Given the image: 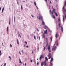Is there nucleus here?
<instances>
[{
    "label": "nucleus",
    "mask_w": 66,
    "mask_h": 66,
    "mask_svg": "<svg viewBox=\"0 0 66 66\" xmlns=\"http://www.w3.org/2000/svg\"><path fill=\"white\" fill-rule=\"evenodd\" d=\"M56 44V45L57 46L59 45V43H58V42H57V41L55 43V44L53 46V48L52 49V50L53 51V50H54V51H55L56 49V47L55 46L54 47L55 45V44ZM54 47V48H53Z\"/></svg>",
    "instance_id": "f257e3e1"
},
{
    "label": "nucleus",
    "mask_w": 66,
    "mask_h": 66,
    "mask_svg": "<svg viewBox=\"0 0 66 66\" xmlns=\"http://www.w3.org/2000/svg\"><path fill=\"white\" fill-rule=\"evenodd\" d=\"M62 10L63 12H66V9H65V7H64V6H63Z\"/></svg>",
    "instance_id": "f03ea898"
},
{
    "label": "nucleus",
    "mask_w": 66,
    "mask_h": 66,
    "mask_svg": "<svg viewBox=\"0 0 66 66\" xmlns=\"http://www.w3.org/2000/svg\"><path fill=\"white\" fill-rule=\"evenodd\" d=\"M53 11H54V13L55 14V15L57 17V13H56V12H55V11L54 9L53 10Z\"/></svg>",
    "instance_id": "7ed1b4c3"
},
{
    "label": "nucleus",
    "mask_w": 66,
    "mask_h": 66,
    "mask_svg": "<svg viewBox=\"0 0 66 66\" xmlns=\"http://www.w3.org/2000/svg\"><path fill=\"white\" fill-rule=\"evenodd\" d=\"M55 10V9H53V11H52V12L50 13V14H52L53 15V14H54V10Z\"/></svg>",
    "instance_id": "20e7f679"
},
{
    "label": "nucleus",
    "mask_w": 66,
    "mask_h": 66,
    "mask_svg": "<svg viewBox=\"0 0 66 66\" xmlns=\"http://www.w3.org/2000/svg\"><path fill=\"white\" fill-rule=\"evenodd\" d=\"M47 32H48V30H46L44 31V34H46L47 33Z\"/></svg>",
    "instance_id": "39448f33"
},
{
    "label": "nucleus",
    "mask_w": 66,
    "mask_h": 66,
    "mask_svg": "<svg viewBox=\"0 0 66 66\" xmlns=\"http://www.w3.org/2000/svg\"><path fill=\"white\" fill-rule=\"evenodd\" d=\"M53 61V58H51V60L50 61V64L51 63V62H52Z\"/></svg>",
    "instance_id": "423d86ee"
},
{
    "label": "nucleus",
    "mask_w": 66,
    "mask_h": 66,
    "mask_svg": "<svg viewBox=\"0 0 66 66\" xmlns=\"http://www.w3.org/2000/svg\"><path fill=\"white\" fill-rule=\"evenodd\" d=\"M61 29L62 32H63V26H61Z\"/></svg>",
    "instance_id": "0eeeda50"
},
{
    "label": "nucleus",
    "mask_w": 66,
    "mask_h": 66,
    "mask_svg": "<svg viewBox=\"0 0 66 66\" xmlns=\"http://www.w3.org/2000/svg\"><path fill=\"white\" fill-rule=\"evenodd\" d=\"M46 47H48V42H46Z\"/></svg>",
    "instance_id": "6e6552de"
},
{
    "label": "nucleus",
    "mask_w": 66,
    "mask_h": 66,
    "mask_svg": "<svg viewBox=\"0 0 66 66\" xmlns=\"http://www.w3.org/2000/svg\"><path fill=\"white\" fill-rule=\"evenodd\" d=\"M47 49L48 50H50V45H49L48 46V48H47Z\"/></svg>",
    "instance_id": "1a4fd4ad"
},
{
    "label": "nucleus",
    "mask_w": 66,
    "mask_h": 66,
    "mask_svg": "<svg viewBox=\"0 0 66 66\" xmlns=\"http://www.w3.org/2000/svg\"><path fill=\"white\" fill-rule=\"evenodd\" d=\"M58 33L57 32L55 35V37L56 38H57V34Z\"/></svg>",
    "instance_id": "9d476101"
},
{
    "label": "nucleus",
    "mask_w": 66,
    "mask_h": 66,
    "mask_svg": "<svg viewBox=\"0 0 66 66\" xmlns=\"http://www.w3.org/2000/svg\"><path fill=\"white\" fill-rule=\"evenodd\" d=\"M44 63V66H46V60L45 61Z\"/></svg>",
    "instance_id": "9b49d317"
},
{
    "label": "nucleus",
    "mask_w": 66,
    "mask_h": 66,
    "mask_svg": "<svg viewBox=\"0 0 66 66\" xmlns=\"http://www.w3.org/2000/svg\"><path fill=\"white\" fill-rule=\"evenodd\" d=\"M51 53H49L48 55V57L51 56Z\"/></svg>",
    "instance_id": "f8f14e48"
},
{
    "label": "nucleus",
    "mask_w": 66,
    "mask_h": 66,
    "mask_svg": "<svg viewBox=\"0 0 66 66\" xmlns=\"http://www.w3.org/2000/svg\"><path fill=\"white\" fill-rule=\"evenodd\" d=\"M44 62L43 63V61H42L41 62V66H43V65H44Z\"/></svg>",
    "instance_id": "ddd939ff"
},
{
    "label": "nucleus",
    "mask_w": 66,
    "mask_h": 66,
    "mask_svg": "<svg viewBox=\"0 0 66 66\" xmlns=\"http://www.w3.org/2000/svg\"><path fill=\"white\" fill-rule=\"evenodd\" d=\"M41 18H43V17L42 16H39V20H40V19H41Z\"/></svg>",
    "instance_id": "4468645a"
},
{
    "label": "nucleus",
    "mask_w": 66,
    "mask_h": 66,
    "mask_svg": "<svg viewBox=\"0 0 66 66\" xmlns=\"http://www.w3.org/2000/svg\"><path fill=\"white\" fill-rule=\"evenodd\" d=\"M42 25L43 26H44L45 25V22L44 21H42Z\"/></svg>",
    "instance_id": "2eb2a0df"
},
{
    "label": "nucleus",
    "mask_w": 66,
    "mask_h": 66,
    "mask_svg": "<svg viewBox=\"0 0 66 66\" xmlns=\"http://www.w3.org/2000/svg\"><path fill=\"white\" fill-rule=\"evenodd\" d=\"M4 7L3 9H2V13H3V11H4Z\"/></svg>",
    "instance_id": "dca6fc26"
},
{
    "label": "nucleus",
    "mask_w": 66,
    "mask_h": 66,
    "mask_svg": "<svg viewBox=\"0 0 66 66\" xmlns=\"http://www.w3.org/2000/svg\"><path fill=\"white\" fill-rule=\"evenodd\" d=\"M44 29H46V28H47V27L45 25L44 27Z\"/></svg>",
    "instance_id": "f3484780"
},
{
    "label": "nucleus",
    "mask_w": 66,
    "mask_h": 66,
    "mask_svg": "<svg viewBox=\"0 0 66 66\" xmlns=\"http://www.w3.org/2000/svg\"><path fill=\"white\" fill-rule=\"evenodd\" d=\"M45 35L44 34H43L42 35V37L43 38H44L45 37Z\"/></svg>",
    "instance_id": "a211bd4d"
},
{
    "label": "nucleus",
    "mask_w": 66,
    "mask_h": 66,
    "mask_svg": "<svg viewBox=\"0 0 66 66\" xmlns=\"http://www.w3.org/2000/svg\"><path fill=\"white\" fill-rule=\"evenodd\" d=\"M65 6H66V1H65L64 3V5L63 6H64V7H65Z\"/></svg>",
    "instance_id": "6ab92c4d"
},
{
    "label": "nucleus",
    "mask_w": 66,
    "mask_h": 66,
    "mask_svg": "<svg viewBox=\"0 0 66 66\" xmlns=\"http://www.w3.org/2000/svg\"><path fill=\"white\" fill-rule=\"evenodd\" d=\"M64 19V16H63V22H64V21H65Z\"/></svg>",
    "instance_id": "aec40b11"
},
{
    "label": "nucleus",
    "mask_w": 66,
    "mask_h": 66,
    "mask_svg": "<svg viewBox=\"0 0 66 66\" xmlns=\"http://www.w3.org/2000/svg\"><path fill=\"white\" fill-rule=\"evenodd\" d=\"M17 43H18V45H19V41H18V39H17Z\"/></svg>",
    "instance_id": "412c9836"
},
{
    "label": "nucleus",
    "mask_w": 66,
    "mask_h": 66,
    "mask_svg": "<svg viewBox=\"0 0 66 66\" xmlns=\"http://www.w3.org/2000/svg\"><path fill=\"white\" fill-rule=\"evenodd\" d=\"M59 28H60L61 27V24H60V23H59Z\"/></svg>",
    "instance_id": "4be33fe9"
},
{
    "label": "nucleus",
    "mask_w": 66,
    "mask_h": 66,
    "mask_svg": "<svg viewBox=\"0 0 66 66\" xmlns=\"http://www.w3.org/2000/svg\"><path fill=\"white\" fill-rule=\"evenodd\" d=\"M46 42H48V38H47V37H46Z\"/></svg>",
    "instance_id": "5701e85b"
},
{
    "label": "nucleus",
    "mask_w": 66,
    "mask_h": 66,
    "mask_svg": "<svg viewBox=\"0 0 66 66\" xmlns=\"http://www.w3.org/2000/svg\"><path fill=\"white\" fill-rule=\"evenodd\" d=\"M52 16L53 17V18H54V19H55V16L53 15H52Z\"/></svg>",
    "instance_id": "b1692460"
},
{
    "label": "nucleus",
    "mask_w": 66,
    "mask_h": 66,
    "mask_svg": "<svg viewBox=\"0 0 66 66\" xmlns=\"http://www.w3.org/2000/svg\"><path fill=\"white\" fill-rule=\"evenodd\" d=\"M45 60H46V61H48V58H47V57H45Z\"/></svg>",
    "instance_id": "393cba45"
},
{
    "label": "nucleus",
    "mask_w": 66,
    "mask_h": 66,
    "mask_svg": "<svg viewBox=\"0 0 66 66\" xmlns=\"http://www.w3.org/2000/svg\"><path fill=\"white\" fill-rule=\"evenodd\" d=\"M7 31H9V28L7 27Z\"/></svg>",
    "instance_id": "a878e982"
},
{
    "label": "nucleus",
    "mask_w": 66,
    "mask_h": 66,
    "mask_svg": "<svg viewBox=\"0 0 66 66\" xmlns=\"http://www.w3.org/2000/svg\"><path fill=\"white\" fill-rule=\"evenodd\" d=\"M21 9L22 10H23V8H22V5H21Z\"/></svg>",
    "instance_id": "bb28decb"
},
{
    "label": "nucleus",
    "mask_w": 66,
    "mask_h": 66,
    "mask_svg": "<svg viewBox=\"0 0 66 66\" xmlns=\"http://www.w3.org/2000/svg\"><path fill=\"white\" fill-rule=\"evenodd\" d=\"M61 21V20L60 19V18H58V21L59 22L60 21Z\"/></svg>",
    "instance_id": "cd10ccee"
},
{
    "label": "nucleus",
    "mask_w": 66,
    "mask_h": 66,
    "mask_svg": "<svg viewBox=\"0 0 66 66\" xmlns=\"http://www.w3.org/2000/svg\"><path fill=\"white\" fill-rule=\"evenodd\" d=\"M41 56L42 58H44V56L43 55H41Z\"/></svg>",
    "instance_id": "c85d7f7f"
},
{
    "label": "nucleus",
    "mask_w": 66,
    "mask_h": 66,
    "mask_svg": "<svg viewBox=\"0 0 66 66\" xmlns=\"http://www.w3.org/2000/svg\"><path fill=\"white\" fill-rule=\"evenodd\" d=\"M34 36V37L35 39V40H36V37L35 36Z\"/></svg>",
    "instance_id": "c756f323"
},
{
    "label": "nucleus",
    "mask_w": 66,
    "mask_h": 66,
    "mask_svg": "<svg viewBox=\"0 0 66 66\" xmlns=\"http://www.w3.org/2000/svg\"><path fill=\"white\" fill-rule=\"evenodd\" d=\"M50 39H51L52 42V38H51V37L50 38Z\"/></svg>",
    "instance_id": "7c9ffc66"
},
{
    "label": "nucleus",
    "mask_w": 66,
    "mask_h": 66,
    "mask_svg": "<svg viewBox=\"0 0 66 66\" xmlns=\"http://www.w3.org/2000/svg\"><path fill=\"white\" fill-rule=\"evenodd\" d=\"M10 59V60H11L12 58H11V56H9V59Z\"/></svg>",
    "instance_id": "2f4dec72"
},
{
    "label": "nucleus",
    "mask_w": 66,
    "mask_h": 66,
    "mask_svg": "<svg viewBox=\"0 0 66 66\" xmlns=\"http://www.w3.org/2000/svg\"><path fill=\"white\" fill-rule=\"evenodd\" d=\"M42 56H40V60H42Z\"/></svg>",
    "instance_id": "473e14b6"
},
{
    "label": "nucleus",
    "mask_w": 66,
    "mask_h": 66,
    "mask_svg": "<svg viewBox=\"0 0 66 66\" xmlns=\"http://www.w3.org/2000/svg\"><path fill=\"white\" fill-rule=\"evenodd\" d=\"M34 4L35 6H36V3L34 2Z\"/></svg>",
    "instance_id": "72a5a7b5"
},
{
    "label": "nucleus",
    "mask_w": 66,
    "mask_h": 66,
    "mask_svg": "<svg viewBox=\"0 0 66 66\" xmlns=\"http://www.w3.org/2000/svg\"><path fill=\"white\" fill-rule=\"evenodd\" d=\"M51 66H53V63H51Z\"/></svg>",
    "instance_id": "f704fd0d"
},
{
    "label": "nucleus",
    "mask_w": 66,
    "mask_h": 66,
    "mask_svg": "<svg viewBox=\"0 0 66 66\" xmlns=\"http://www.w3.org/2000/svg\"><path fill=\"white\" fill-rule=\"evenodd\" d=\"M9 24H10V19H9Z\"/></svg>",
    "instance_id": "c9c22d12"
},
{
    "label": "nucleus",
    "mask_w": 66,
    "mask_h": 66,
    "mask_svg": "<svg viewBox=\"0 0 66 66\" xmlns=\"http://www.w3.org/2000/svg\"><path fill=\"white\" fill-rule=\"evenodd\" d=\"M51 56H50L49 57L48 59H51Z\"/></svg>",
    "instance_id": "e433bc0d"
},
{
    "label": "nucleus",
    "mask_w": 66,
    "mask_h": 66,
    "mask_svg": "<svg viewBox=\"0 0 66 66\" xmlns=\"http://www.w3.org/2000/svg\"><path fill=\"white\" fill-rule=\"evenodd\" d=\"M48 51H49V52H51V50H48Z\"/></svg>",
    "instance_id": "4c0bfd02"
},
{
    "label": "nucleus",
    "mask_w": 66,
    "mask_h": 66,
    "mask_svg": "<svg viewBox=\"0 0 66 66\" xmlns=\"http://www.w3.org/2000/svg\"><path fill=\"white\" fill-rule=\"evenodd\" d=\"M46 48V47L45 46L44 47V50H45V49Z\"/></svg>",
    "instance_id": "58836bf2"
},
{
    "label": "nucleus",
    "mask_w": 66,
    "mask_h": 66,
    "mask_svg": "<svg viewBox=\"0 0 66 66\" xmlns=\"http://www.w3.org/2000/svg\"><path fill=\"white\" fill-rule=\"evenodd\" d=\"M25 44H26L27 45V42H25Z\"/></svg>",
    "instance_id": "ea45409f"
},
{
    "label": "nucleus",
    "mask_w": 66,
    "mask_h": 66,
    "mask_svg": "<svg viewBox=\"0 0 66 66\" xmlns=\"http://www.w3.org/2000/svg\"><path fill=\"white\" fill-rule=\"evenodd\" d=\"M10 46L11 48H12V46L11 44H10Z\"/></svg>",
    "instance_id": "a19ab883"
},
{
    "label": "nucleus",
    "mask_w": 66,
    "mask_h": 66,
    "mask_svg": "<svg viewBox=\"0 0 66 66\" xmlns=\"http://www.w3.org/2000/svg\"><path fill=\"white\" fill-rule=\"evenodd\" d=\"M6 65V63H5L4 64V65L5 66Z\"/></svg>",
    "instance_id": "79ce46f5"
},
{
    "label": "nucleus",
    "mask_w": 66,
    "mask_h": 66,
    "mask_svg": "<svg viewBox=\"0 0 66 66\" xmlns=\"http://www.w3.org/2000/svg\"><path fill=\"white\" fill-rule=\"evenodd\" d=\"M20 63H21V64H22V62H21V61H20Z\"/></svg>",
    "instance_id": "37998d69"
},
{
    "label": "nucleus",
    "mask_w": 66,
    "mask_h": 66,
    "mask_svg": "<svg viewBox=\"0 0 66 66\" xmlns=\"http://www.w3.org/2000/svg\"><path fill=\"white\" fill-rule=\"evenodd\" d=\"M26 48H29V46H26Z\"/></svg>",
    "instance_id": "c03bdc74"
},
{
    "label": "nucleus",
    "mask_w": 66,
    "mask_h": 66,
    "mask_svg": "<svg viewBox=\"0 0 66 66\" xmlns=\"http://www.w3.org/2000/svg\"><path fill=\"white\" fill-rule=\"evenodd\" d=\"M50 13H51V10H50Z\"/></svg>",
    "instance_id": "a18cd8bd"
},
{
    "label": "nucleus",
    "mask_w": 66,
    "mask_h": 66,
    "mask_svg": "<svg viewBox=\"0 0 66 66\" xmlns=\"http://www.w3.org/2000/svg\"><path fill=\"white\" fill-rule=\"evenodd\" d=\"M19 36L21 38V36H20V34H19Z\"/></svg>",
    "instance_id": "49530a36"
},
{
    "label": "nucleus",
    "mask_w": 66,
    "mask_h": 66,
    "mask_svg": "<svg viewBox=\"0 0 66 66\" xmlns=\"http://www.w3.org/2000/svg\"><path fill=\"white\" fill-rule=\"evenodd\" d=\"M30 62H31V63L32 62V60H31L30 61Z\"/></svg>",
    "instance_id": "de8ad7c7"
},
{
    "label": "nucleus",
    "mask_w": 66,
    "mask_h": 66,
    "mask_svg": "<svg viewBox=\"0 0 66 66\" xmlns=\"http://www.w3.org/2000/svg\"><path fill=\"white\" fill-rule=\"evenodd\" d=\"M19 61H21V60H20V58H19Z\"/></svg>",
    "instance_id": "09e8293b"
},
{
    "label": "nucleus",
    "mask_w": 66,
    "mask_h": 66,
    "mask_svg": "<svg viewBox=\"0 0 66 66\" xmlns=\"http://www.w3.org/2000/svg\"><path fill=\"white\" fill-rule=\"evenodd\" d=\"M22 52V53H23V50L21 51Z\"/></svg>",
    "instance_id": "8fccbe9b"
},
{
    "label": "nucleus",
    "mask_w": 66,
    "mask_h": 66,
    "mask_svg": "<svg viewBox=\"0 0 66 66\" xmlns=\"http://www.w3.org/2000/svg\"><path fill=\"white\" fill-rule=\"evenodd\" d=\"M41 19H42V21H43V18H41Z\"/></svg>",
    "instance_id": "3c124183"
},
{
    "label": "nucleus",
    "mask_w": 66,
    "mask_h": 66,
    "mask_svg": "<svg viewBox=\"0 0 66 66\" xmlns=\"http://www.w3.org/2000/svg\"><path fill=\"white\" fill-rule=\"evenodd\" d=\"M45 1L46 2H47V0H45Z\"/></svg>",
    "instance_id": "603ef678"
},
{
    "label": "nucleus",
    "mask_w": 66,
    "mask_h": 66,
    "mask_svg": "<svg viewBox=\"0 0 66 66\" xmlns=\"http://www.w3.org/2000/svg\"><path fill=\"white\" fill-rule=\"evenodd\" d=\"M26 63H25V66H26Z\"/></svg>",
    "instance_id": "864d4df0"
},
{
    "label": "nucleus",
    "mask_w": 66,
    "mask_h": 66,
    "mask_svg": "<svg viewBox=\"0 0 66 66\" xmlns=\"http://www.w3.org/2000/svg\"><path fill=\"white\" fill-rule=\"evenodd\" d=\"M50 3H51V1H50Z\"/></svg>",
    "instance_id": "5fc2aeb1"
},
{
    "label": "nucleus",
    "mask_w": 66,
    "mask_h": 66,
    "mask_svg": "<svg viewBox=\"0 0 66 66\" xmlns=\"http://www.w3.org/2000/svg\"><path fill=\"white\" fill-rule=\"evenodd\" d=\"M39 40H40V36H39Z\"/></svg>",
    "instance_id": "6e6d98bb"
},
{
    "label": "nucleus",
    "mask_w": 66,
    "mask_h": 66,
    "mask_svg": "<svg viewBox=\"0 0 66 66\" xmlns=\"http://www.w3.org/2000/svg\"><path fill=\"white\" fill-rule=\"evenodd\" d=\"M1 7H0V11H1Z\"/></svg>",
    "instance_id": "4d7b16f0"
},
{
    "label": "nucleus",
    "mask_w": 66,
    "mask_h": 66,
    "mask_svg": "<svg viewBox=\"0 0 66 66\" xmlns=\"http://www.w3.org/2000/svg\"><path fill=\"white\" fill-rule=\"evenodd\" d=\"M36 7H37V9L38 10V7H37V6H36Z\"/></svg>",
    "instance_id": "13d9d810"
},
{
    "label": "nucleus",
    "mask_w": 66,
    "mask_h": 66,
    "mask_svg": "<svg viewBox=\"0 0 66 66\" xmlns=\"http://www.w3.org/2000/svg\"><path fill=\"white\" fill-rule=\"evenodd\" d=\"M20 55H21V53H20V52H19Z\"/></svg>",
    "instance_id": "bf43d9fd"
},
{
    "label": "nucleus",
    "mask_w": 66,
    "mask_h": 66,
    "mask_svg": "<svg viewBox=\"0 0 66 66\" xmlns=\"http://www.w3.org/2000/svg\"><path fill=\"white\" fill-rule=\"evenodd\" d=\"M31 16L32 17H33V15H31Z\"/></svg>",
    "instance_id": "052dcab7"
},
{
    "label": "nucleus",
    "mask_w": 66,
    "mask_h": 66,
    "mask_svg": "<svg viewBox=\"0 0 66 66\" xmlns=\"http://www.w3.org/2000/svg\"><path fill=\"white\" fill-rule=\"evenodd\" d=\"M1 54H2V53H0V56H1Z\"/></svg>",
    "instance_id": "680f3d73"
},
{
    "label": "nucleus",
    "mask_w": 66,
    "mask_h": 66,
    "mask_svg": "<svg viewBox=\"0 0 66 66\" xmlns=\"http://www.w3.org/2000/svg\"><path fill=\"white\" fill-rule=\"evenodd\" d=\"M23 2H25V1H23Z\"/></svg>",
    "instance_id": "e2e57ef3"
},
{
    "label": "nucleus",
    "mask_w": 66,
    "mask_h": 66,
    "mask_svg": "<svg viewBox=\"0 0 66 66\" xmlns=\"http://www.w3.org/2000/svg\"><path fill=\"white\" fill-rule=\"evenodd\" d=\"M55 1H56V2L57 1V0H55Z\"/></svg>",
    "instance_id": "0e129e2a"
},
{
    "label": "nucleus",
    "mask_w": 66,
    "mask_h": 66,
    "mask_svg": "<svg viewBox=\"0 0 66 66\" xmlns=\"http://www.w3.org/2000/svg\"><path fill=\"white\" fill-rule=\"evenodd\" d=\"M34 53V52H33V50L32 51V53Z\"/></svg>",
    "instance_id": "69168bd1"
},
{
    "label": "nucleus",
    "mask_w": 66,
    "mask_h": 66,
    "mask_svg": "<svg viewBox=\"0 0 66 66\" xmlns=\"http://www.w3.org/2000/svg\"><path fill=\"white\" fill-rule=\"evenodd\" d=\"M2 46H3V43H2Z\"/></svg>",
    "instance_id": "338daca9"
},
{
    "label": "nucleus",
    "mask_w": 66,
    "mask_h": 66,
    "mask_svg": "<svg viewBox=\"0 0 66 66\" xmlns=\"http://www.w3.org/2000/svg\"><path fill=\"white\" fill-rule=\"evenodd\" d=\"M1 50H0V53H1Z\"/></svg>",
    "instance_id": "774afa93"
}]
</instances>
